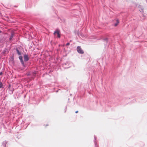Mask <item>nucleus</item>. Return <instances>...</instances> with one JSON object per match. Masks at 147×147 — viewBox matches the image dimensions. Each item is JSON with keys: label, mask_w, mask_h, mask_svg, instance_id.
<instances>
[{"label": "nucleus", "mask_w": 147, "mask_h": 147, "mask_svg": "<svg viewBox=\"0 0 147 147\" xmlns=\"http://www.w3.org/2000/svg\"><path fill=\"white\" fill-rule=\"evenodd\" d=\"M77 51L80 53L83 54L84 52L83 50L82 49L80 46H78L77 47Z\"/></svg>", "instance_id": "nucleus-1"}, {"label": "nucleus", "mask_w": 147, "mask_h": 147, "mask_svg": "<svg viewBox=\"0 0 147 147\" xmlns=\"http://www.w3.org/2000/svg\"><path fill=\"white\" fill-rule=\"evenodd\" d=\"M59 33L60 31L59 30H57L54 32V34L55 36L57 35V37L59 38L60 37V35L59 34Z\"/></svg>", "instance_id": "nucleus-2"}, {"label": "nucleus", "mask_w": 147, "mask_h": 147, "mask_svg": "<svg viewBox=\"0 0 147 147\" xmlns=\"http://www.w3.org/2000/svg\"><path fill=\"white\" fill-rule=\"evenodd\" d=\"M19 58L20 59V61L22 64L24 65V62H23V60L22 59V56H19Z\"/></svg>", "instance_id": "nucleus-3"}, {"label": "nucleus", "mask_w": 147, "mask_h": 147, "mask_svg": "<svg viewBox=\"0 0 147 147\" xmlns=\"http://www.w3.org/2000/svg\"><path fill=\"white\" fill-rule=\"evenodd\" d=\"M24 59L25 61H26L28 60V56L27 55H25L24 56Z\"/></svg>", "instance_id": "nucleus-4"}, {"label": "nucleus", "mask_w": 147, "mask_h": 147, "mask_svg": "<svg viewBox=\"0 0 147 147\" xmlns=\"http://www.w3.org/2000/svg\"><path fill=\"white\" fill-rule=\"evenodd\" d=\"M0 88H3V84H2V83L1 82H0Z\"/></svg>", "instance_id": "nucleus-5"}, {"label": "nucleus", "mask_w": 147, "mask_h": 147, "mask_svg": "<svg viewBox=\"0 0 147 147\" xmlns=\"http://www.w3.org/2000/svg\"><path fill=\"white\" fill-rule=\"evenodd\" d=\"M116 21H117V22L116 23H115V26H117V25H118V24L119 23V21L118 20H116Z\"/></svg>", "instance_id": "nucleus-6"}, {"label": "nucleus", "mask_w": 147, "mask_h": 147, "mask_svg": "<svg viewBox=\"0 0 147 147\" xmlns=\"http://www.w3.org/2000/svg\"><path fill=\"white\" fill-rule=\"evenodd\" d=\"M16 50V51H17V52L18 54L19 55H20L21 54V53L18 50V49H17Z\"/></svg>", "instance_id": "nucleus-7"}, {"label": "nucleus", "mask_w": 147, "mask_h": 147, "mask_svg": "<svg viewBox=\"0 0 147 147\" xmlns=\"http://www.w3.org/2000/svg\"><path fill=\"white\" fill-rule=\"evenodd\" d=\"M70 44L69 43H67L66 44V45L67 46V45H69Z\"/></svg>", "instance_id": "nucleus-8"}, {"label": "nucleus", "mask_w": 147, "mask_h": 147, "mask_svg": "<svg viewBox=\"0 0 147 147\" xmlns=\"http://www.w3.org/2000/svg\"><path fill=\"white\" fill-rule=\"evenodd\" d=\"M13 37V34H11V38H10V40L11 39V38L12 37Z\"/></svg>", "instance_id": "nucleus-9"}, {"label": "nucleus", "mask_w": 147, "mask_h": 147, "mask_svg": "<svg viewBox=\"0 0 147 147\" xmlns=\"http://www.w3.org/2000/svg\"><path fill=\"white\" fill-rule=\"evenodd\" d=\"M2 74V72H0V75H1Z\"/></svg>", "instance_id": "nucleus-10"}, {"label": "nucleus", "mask_w": 147, "mask_h": 147, "mask_svg": "<svg viewBox=\"0 0 147 147\" xmlns=\"http://www.w3.org/2000/svg\"><path fill=\"white\" fill-rule=\"evenodd\" d=\"M141 11H142V12H143V10L142 9L141 10Z\"/></svg>", "instance_id": "nucleus-11"}, {"label": "nucleus", "mask_w": 147, "mask_h": 147, "mask_svg": "<svg viewBox=\"0 0 147 147\" xmlns=\"http://www.w3.org/2000/svg\"><path fill=\"white\" fill-rule=\"evenodd\" d=\"M78 111H76L75 113H78Z\"/></svg>", "instance_id": "nucleus-12"}, {"label": "nucleus", "mask_w": 147, "mask_h": 147, "mask_svg": "<svg viewBox=\"0 0 147 147\" xmlns=\"http://www.w3.org/2000/svg\"><path fill=\"white\" fill-rule=\"evenodd\" d=\"M1 33V31L0 30V33Z\"/></svg>", "instance_id": "nucleus-13"}]
</instances>
